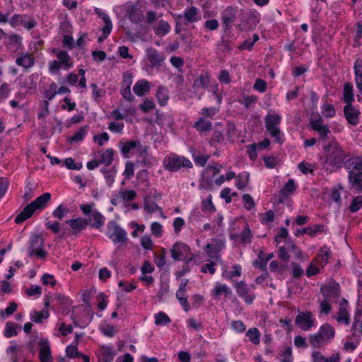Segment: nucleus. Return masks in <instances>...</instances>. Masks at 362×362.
Masks as SVG:
<instances>
[{
    "label": "nucleus",
    "mask_w": 362,
    "mask_h": 362,
    "mask_svg": "<svg viewBox=\"0 0 362 362\" xmlns=\"http://www.w3.org/2000/svg\"><path fill=\"white\" fill-rule=\"evenodd\" d=\"M323 149L325 156L320 158V161L327 170L332 172L344 165L349 155L337 141H330Z\"/></svg>",
    "instance_id": "obj_1"
},
{
    "label": "nucleus",
    "mask_w": 362,
    "mask_h": 362,
    "mask_svg": "<svg viewBox=\"0 0 362 362\" xmlns=\"http://www.w3.org/2000/svg\"><path fill=\"white\" fill-rule=\"evenodd\" d=\"M335 334L334 328L329 324H324L319 332L310 336L309 341L314 348H320L334 339Z\"/></svg>",
    "instance_id": "obj_2"
},
{
    "label": "nucleus",
    "mask_w": 362,
    "mask_h": 362,
    "mask_svg": "<svg viewBox=\"0 0 362 362\" xmlns=\"http://www.w3.org/2000/svg\"><path fill=\"white\" fill-rule=\"evenodd\" d=\"M240 15L248 17H255L252 11L245 12L243 10H239L237 6H227L221 13L222 24L226 30L231 28V24L235 21L238 13Z\"/></svg>",
    "instance_id": "obj_3"
},
{
    "label": "nucleus",
    "mask_w": 362,
    "mask_h": 362,
    "mask_svg": "<svg viewBox=\"0 0 362 362\" xmlns=\"http://www.w3.org/2000/svg\"><path fill=\"white\" fill-rule=\"evenodd\" d=\"M163 165L165 170L171 172L177 171L181 167H192V163L189 160L185 157L175 155L165 157L163 160Z\"/></svg>",
    "instance_id": "obj_4"
},
{
    "label": "nucleus",
    "mask_w": 362,
    "mask_h": 362,
    "mask_svg": "<svg viewBox=\"0 0 362 362\" xmlns=\"http://www.w3.org/2000/svg\"><path fill=\"white\" fill-rule=\"evenodd\" d=\"M107 234L115 244L125 243L128 239L127 232L115 221L108 223Z\"/></svg>",
    "instance_id": "obj_5"
},
{
    "label": "nucleus",
    "mask_w": 362,
    "mask_h": 362,
    "mask_svg": "<svg viewBox=\"0 0 362 362\" xmlns=\"http://www.w3.org/2000/svg\"><path fill=\"white\" fill-rule=\"evenodd\" d=\"M237 294L244 300L247 304H252L255 299V294L253 291L255 286H248L245 281H240L234 284Z\"/></svg>",
    "instance_id": "obj_6"
},
{
    "label": "nucleus",
    "mask_w": 362,
    "mask_h": 362,
    "mask_svg": "<svg viewBox=\"0 0 362 362\" xmlns=\"http://www.w3.org/2000/svg\"><path fill=\"white\" fill-rule=\"evenodd\" d=\"M281 117L278 114H269L265 117V127L267 132L278 142H281V131L279 127Z\"/></svg>",
    "instance_id": "obj_7"
},
{
    "label": "nucleus",
    "mask_w": 362,
    "mask_h": 362,
    "mask_svg": "<svg viewBox=\"0 0 362 362\" xmlns=\"http://www.w3.org/2000/svg\"><path fill=\"white\" fill-rule=\"evenodd\" d=\"M44 240L40 235H33L30 238V247L28 249V256L35 255L38 258L42 259L46 257V252L43 250Z\"/></svg>",
    "instance_id": "obj_8"
},
{
    "label": "nucleus",
    "mask_w": 362,
    "mask_h": 362,
    "mask_svg": "<svg viewBox=\"0 0 362 362\" xmlns=\"http://www.w3.org/2000/svg\"><path fill=\"white\" fill-rule=\"evenodd\" d=\"M146 57L150 64V67L156 69L160 68L166 59L163 52L153 47H148L146 49Z\"/></svg>",
    "instance_id": "obj_9"
},
{
    "label": "nucleus",
    "mask_w": 362,
    "mask_h": 362,
    "mask_svg": "<svg viewBox=\"0 0 362 362\" xmlns=\"http://www.w3.org/2000/svg\"><path fill=\"white\" fill-rule=\"evenodd\" d=\"M296 325L304 331L310 330L315 325V320L311 312L299 313L295 320Z\"/></svg>",
    "instance_id": "obj_10"
},
{
    "label": "nucleus",
    "mask_w": 362,
    "mask_h": 362,
    "mask_svg": "<svg viewBox=\"0 0 362 362\" xmlns=\"http://www.w3.org/2000/svg\"><path fill=\"white\" fill-rule=\"evenodd\" d=\"M321 293L324 298L332 302L336 300L339 297V285L335 282H331L327 285L321 286Z\"/></svg>",
    "instance_id": "obj_11"
},
{
    "label": "nucleus",
    "mask_w": 362,
    "mask_h": 362,
    "mask_svg": "<svg viewBox=\"0 0 362 362\" xmlns=\"http://www.w3.org/2000/svg\"><path fill=\"white\" fill-rule=\"evenodd\" d=\"M190 250L189 247L187 244L176 242L170 251L174 261H180L189 253Z\"/></svg>",
    "instance_id": "obj_12"
},
{
    "label": "nucleus",
    "mask_w": 362,
    "mask_h": 362,
    "mask_svg": "<svg viewBox=\"0 0 362 362\" xmlns=\"http://www.w3.org/2000/svg\"><path fill=\"white\" fill-rule=\"evenodd\" d=\"M38 345L40 361L41 362H52L53 357L49 341L47 339H40Z\"/></svg>",
    "instance_id": "obj_13"
},
{
    "label": "nucleus",
    "mask_w": 362,
    "mask_h": 362,
    "mask_svg": "<svg viewBox=\"0 0 362 362\" xmlns=\"http://www.w3.org/2000/svg\"><path fill=\"white\" fill-rule=\"evenodd\" d=\"M344 113L349 124L354 126H356L358 124L361 112L351 103L346 104L344 107Z\"/></svg>",
    "instance_id": "obj_14"
},
{
    "label": "nucleus",
    "mask_w": 362,
    "mask_h": 362,
    "mask_svg": "<svg viewBox=\"0 0 362 362\" xmlns=\"http://www.w3.org/2000/svg\"><path fill=\"white\" fill-rule=\"evenodd\" d=\"M52 52L56 54L57 62L62 66V69L68 70L73 66V62L67 52L64 50L57 51L56 49H53Z\"/></svg>",
    "instance_id": "obj_15"
},
{
    "label": "nucleus",
    "mask_w": 362,
    "mask_h": 362,
    "mask_svg": "<svg viewBox=\"0 0 362 362\" xmlns=\"http://www.w3.org/2000/svg\"><path fill=\"white\" fill-rule=\"evenodd\" d=\"M348 179L351 189H354L358 192H362V171H349Z\"/></svg>",
    "instance_id": "obj_16"
},
{
    "label": "nucleus",
    "mask_w": 362,
    "mask_h": 362,
    "mask_svg": "<svg viewBox=\"0 0 362 362\" xmlns=\"http://www.w3.org/2000/svg\"><path fill=\"white\" fill-rule=\"evenodd\" d=\"M310 127L313 130L317 132L320 135V139L323 140L327 139L331 133L329 127L323 124L320 119L311 120Z\"/></svg>",
    "instance_id": "obj_17"
},
{
    "label": "nucleus",
    "mask_w": 362,
    "mask_h": 362,
    "mask_svg": "<svg viewBox=\"0 0 362 362\" xmlns=\"http://www.w3.org/2000/svg\"><path fill=\"white\" fill-rule=\"evenodd\" d=\"M344 167L349 171H362V155L351 156L346 158Z\"/></svg>",
    "instance_id": "obj_18"
},
{
    "label": "nucleus",
    "mask_w": 362,
    "mask_h": 362,
    "mask_svg": "<svg viewBox=\"0 0 362 362\" xmlns=\"http://www.w3.org/2000/svg\"><path fill=\"white\" fill-rule=\"evenodd\" d=\"M16 64L25 69L33 67L35 64V58L31 53H21L16 59Z\"/></svg>",
    "instance_id": "obj_19"
},
{
    "label": "nucleus",
    "mask_w": 362,
    "mask_h": 362,
    "mask_svg": "<svg viewBox=\"0 0 362 362\" xmlns=\"http://www.w3.org/2000/svg\"><path fill=\"white\" fill-rule=\"evenodd\" d=\"M51 199V194L45 192L30 203L35 211L44 209Z\"/></svg>",
    "instance_id": "obj_20"
},
{
    "label": "nucleus",
    "mask_w": 362,
    "mask_h": 362,
    "mask_svg": "<svg viewBox=\"0 0 362 362\" xmlns=\"http://www.w3.org/2000/svg\"><path fill=\"white\" fill-rule=\"evenodd\" d=\"M274 257V254H264L262 250L258 253L257 259L253 262V266L261 270L265 271L267 262Z\"/></svg>",
    "instance_id": "obj_21"
},
{
    "label": "nucleus",
    "mask_w": 362,
    "mask_h": 362,
    "mask_svg": "<svg viewBox=\"0 0 362 362\" xmlns=\"http://www.w3.org/2000/svg\"><path fill=\"white\" fill-rule=\"evenodd\" d=\"M252 236V235L250 229L249 228L248 226L245 224L243 230L241 232L240 234L230 235V238L234 240L238 241L240 243L246 244L251 241Z\"/></svg>",
    "instance_id": "obj_22"
},
{
    "label": "nucleus",
    "mask_w": 362,
    "mask_h": 362,
    "mask_svg": "<svg viewBox=\"0 0 362 362\" xmlns=\"http://www.w3.org/2000/svg\"><path fill=\"white\" fill-rule=\"evenodd\" d=\"M354 69L356 87L362 95V59H358L356 60Z\"/></svg>",
    "instance_id": "obj_23"
},
{
    "label": "nucleus",
    "mask_w": 362,
    "mask_h": 362,
    "mask_svg": "<svg viewBox=\"0 0 362 362\" xmlns=\"http://www.w3.org/2000/svg\"><path fill=\"white\" fill-rule=\"evenodd\" d=\"M150 90V84L146 80L138 81L133 87L134 93L139 96L145 95Z\"/></svg>",
    "instance_id": "obj_24"
},
{
    "label": "nucleus",
    "mask_w": 362,
    "mask_h": 362,
    "mask_svg": "<svg viewBox=\"0 0 362 362\" xmlns=\"http://www.w3.org/2000/svg\"><path fill=\"white\" fill-rule=\"evenodd\" d=\"M105 218V216L97 211L91 213L89 221L91 222L90 226L93 228L100 229L104 225Z\"/></svg>",
    "instance_id": "obj_25"
},
{
    "label": "nucleus",
    "mask_w": 362,
    "mask_h": 362,
    "mask_svg": "<svg viewBox=\"0 0 362 362\" xmlns=\"http://www.w3.org/2000/svg\"><path fill=\"white\" fill-rule=\"evenodd\" d=\"M153 29L157 36L163 37L170 33L171 27L167 21L160 20Z\"/></svg>",
    "instance_id": "obj_26"
},
{
    "label": "nucleus",
    "mask_w": 362,
    "mask_h": 362,
    "mask_svg": "<svg viewBox=\"0 0 362 362\" xmlns=\"http://www.w3.org/2000/svg\"><path fill=\"white\" fill-rule=\"evenodd\" d=\"M198 8L194 6L187 8L184 11L183 17L188 23H195L201 19L199 16Z\"/></svg>",
    "instance_id": "obj_27"
},
{
    "label": "nucleus",
    "mask_w": 362,
    "mask_h": 362,
    "mask_svg": "<svg viewBox=\"0 0 362 362\" xmlns=\"http://www.w3.org/2000/svg\"><path fill=\"white\" fill-rule=\"evenodd\" d=\"M35 209L32 206H30V203L28 204L22 211L16 217L15 222L18 224L22 223L25 220L30 218L33 214L35 213Z\"/></svg>",
    "instance_id": "obj_28"
},
{
    "label": "nucleus",
    "mask_w": 362,
    "mask_h": 362,
    "mask_svg": "<svg viewBox=\"0 0 362 362\" xmlns=\"http://www.w3.org/2000/svg\"><path fill=\"white\" fill-rule=\"evenodd\" d=\"M337 320L339 323H344L348 325L350 324V317L347 310V302L340 305V308L337 314Z\"/></svg>",
    "instance_id": "obj_29"
},
{
    "label": "nucleus",
    "mask_w": 362,
    "mask_h": 362,
    "mask_svg": "<svg viewBox=\"0 0 362 362\" xmlns=\"http://www.w3.org/2000/svg\"><path fill=\"white\" fill-rule=\"evenodd\" d=\"M37 75L31 74L21 83V86L24 88L27 92H32L37 88Z\"/></svg>",
    "instance_id": "obj_30"
},
{
    "label": "nucleus",
    "mask_w": 362,
    "mask_h": 362,
    "mask_svg": "<svg viewBox=\"0 0 362 362\" xmlns=\"http://www.w3.org/2000/svg\"><path fill=\"white\" fill-rule=\"evenodd\" d=\"M22 37L18 34H12L7 37V45L9 49L14 51L21 48Z\"/></svg>",
    "instance_id": "obj_31"
},
{
    "label": "nucleus",
    "mask_w": 362,
    "mask_h": 362,
    "mask_svg": "<svg viewBox=\"0 0 362 362\" xmlns=\"http://www.w3.org/2000/svg\"><path fill=\"white\" fill-rule=\"evenodd\" d=\"M135 148H139L141 152H146L147 149L146 147L143 148L139 141H129L121 146V151L124 155H127L132 149Z\"/></svg>",
    "instance_id": "obj_32"
},
{
    "label": "nucleus",
    "mask_w": 362,
    "mask_h": 362,
    "mask_svg": "<svg viewBox=\"0 0 362 362\" xmlns=\"http://www.w3.org/2000/svg\"><path fill=\"white\" fill-rule=\"evenodd\" d=\"M193 127L200 132H209L212 129V123L204 117H200Z\"/></svg>",
    "instance_id": "obj_33"
},
{
    "label": "nucleus",
    "mask_w": 362,
    "mask_h": 362,
    "mask_svg": "<svg viewBox=\"0 0 362 362\" xmlns=\"http://www.w3.org/2000/svg\"><path fill=\"white\" fill-rule=\"evenodd\" d=\"M212 293L216 298L221 295H224L226 297H227L231 293V290L226 284L216 283L214 288L212 290Z\"/></svg>",
    "instance_id": "obj_34"
},
{
    "label": "nucleus",
    "mask_w": 362,
    "mask_h": 362,
    "mask_svg": "<svg viewBox=\"0 0 362 362\" xmlns=\"http://www.w3.org/2000/svg\"><path fill=\"white\" fill-rule=\"evenodd\" d=\"M21 329V326L13 322H7L4 331V335L7 338L15 337L18 334V330Z\"/></svg>",
    "instance_id": "obj_35"
},
{
    "label": "nucleus",
    "mask_w": 362,
    "mask_h": 362,
    "mask_svg": "<svg viewBox=\"0 0 362 362\" xmlns=\"http://www.w3.org/2000/svg\"><path fill=\"white\" fill-rule=\"evenodd\" d=\"M329 255V252L322 248L316 257L313 259L314 263H316L319 267L323 268L328 262Z\"/></svg>",
    "instance_id": "obj_36"
},
{
    "label": "nucleus",
    "mask_w": 362,
    "mask_h": 362,
    "mask_svg": "<svg viewBox=\"0 0 362 362\" xmlns=\"http://www.w3.org/2000/svg\"><path fill=\"white\" fill-rule=\"evenodd\" d=\"M209 82L210 78L207 74H201L196 80H194L193 87L196 89L201 88L204 90L207 88Z\"/></svg>",
    "instance_id": "obj_37"
},
{
    "label": "nucleus",
    "mask_w": 362,
    "mask_h": 362,
    "mask_svg": "<svg viewBox=\"0 0 362 362\" xmlns=\"http://www.w3.org/2000/svg\"><path fill=\"white\" fill-rule=\"evenodd\" d=\"M100 163L110 165L113 160L114 151L112 148H107L105 151L99 152Z\"/></svg>",
    "instance_id": "obj_38"
},
{
    "label": "nucleus",
    "mask_w": 362,
    "mask_h": 362,
    "mask_svg": "<svg viewBox=\"0 0 362 362\" xmlns=\"http://www.w3.org/2000/svg\"><path fill=\"white\" fill-rule=\"evenodd\" d=\"M343 100L346 104H350L354 100L353 86L349 83H345L343 89Z\"/></svg>",
    "instance_id": "obj_39"
},
{
    "label": "nucleus",
    "mask_w": 362,
    "mask_h": 362,
    "mask_svg": "<svg viewBox=\"0 0 362 362\" xmlns=\"http://www.w3.org/2000/svg\"><path fill=\"white\" fill-rule=\"evenodd\" d=\"M66 223L69 224L72 228L81 230L87 226L88 220L78 218L75 219H70L67 221Z\"/></svg>",
    "instance_id": "obj_40"
},
{
    "label": "nucleus",
    "mask_w": 362,
    "mask_h": 362,
    "mask_svg": "<svg viewBox=\"0 0 362 362\" xmlns=\"http://www.w3.org/2000/svg\"><path fill=\"white\" fill-rule=\"evenodd\" d=\"M246 337L254 344H259L260 341V332L257 328H250L246 332Z\"/></svg>",
    "instance_id": "obj_41"
},
{
    "label": "nucleus",
    "mask_w": 362,
    "mask_h": 362,
    "mask_svg": "<svg viewBox=\"0 0 362 362\" xmlns=\"http://www.w3.org/2000/svg\"><path fill=\"white\" fill-rule=\"evenodd\" d=\"M156 97L161 106L165 105L169 98L167 90L164 87H160L158 89Z\"/></svg>",
    "instance_id": "obj_42"
},
{
    "label": "nucleus",
    "mask_w": 362,
    "mask_h": 362,
    "mask_svg": "<svg viewBox=\"0 0 362 362\" xmlns=\"http://www.w3.org/2000/svg\"><path fill=\"white\" fill-rule=\"evenodd\" d=\"M103 360L105 362H110L113 360L115 353L112 348L108 346H103L101 347Z\"/></svg>",
    "instance_id": "obj_43"
},
{
    "label": "nucleus",
    "mask_w": 362,
    "mask_h": 362,
    "mask_svg": "<svg viewBox=\"0 0 362 362\" xmlns=\"http://www.w3.org/2000/svg\"><path fill=\"white\" fill-rule=\"evenodd\" d=\"M171 322L170 318L163 312H159L155 315V324L165 326Z\"/></svg>",
    "instance_id": "obj_44"
},
{
    "label": "nucleus",
    "mask_w": 362,
    "mask_h": 362,
    "mask_svg": "<svg viewBox=\"0 0 362 362\" xmlns=\"http://www.w3.org/2000/svg\"><path fill=\"white\" fill-rule=\"evenodd\" d=\"M211 199L212 196L210 194L207 199L202 200V209L203 211L213 213L216 211V208Z\"/></svg>",
    "instance_id": "obj_45"
},
{
    "label": "nucleus",
    "mask_w": 362,
    "mask_h": 362,
    "mask_svg": "<svg viewBox=\"0 0 362 362\" xmlns=\"http://www.w3.org/2000/svg\"><path fill=\"white\" fill-rule=\"evenodd\" d=\"M87 134V127H81L78 132H76L73 136L69 139L71 143L78 142L82 141Z\"/></svg>",
    "instance_id": "obj_46"
},
{
    "label": "nucleus",
    "mask_w": 362,
    "mask_h": 362,
    "mask_svg": "<svg viewBox=\"0 0 362 362\" xmlns=\"http://www.w3.org/2000/svg\"><path fill=\"white\" fill-rule=\"evenodd\" d=\"M248 182L249 174L247 173H244L238 175L235 185L238 189H242L247 185Z\"/></svg>",
    "instance_id": "obj_47"
},
{
    "label": "nucleus",
    "mask_w": 362,
    "mask_h": 362,
    "mask_svg": "<svg viewBox=\"0 0 362 362\" xmlns=\"http://www.w3.org/2000/svg\"><path fill=\"white\" fill-rule=\"evenodd\" d=\"M26 18V16L21 14H14L9 20L8 23L11 27L16 28L18 25H23L24 20Z\"/></svg>",
    "instance_id": "obj_48"
},
{
    "label": "nucleus",
    "mask_w": 362,
    "mask_h": 362,
    "mask_svg": "<svg viewBox=\"0 0 362 362\" xmlns=\"http://www.w3.org/2000/svg\"><path fill=\"white\" fill-rule=\"evenodd\" d=\"M296 189V185L293 179H289L288 182L284 185V188L281 190V193L285 195H289L292 194Z\"/></svg>",
    "instance_id": "obj_49"
},
{
    "label": "nucleus",
    "mask_w": 362,
    "mask_h": 362,
    "mask_svg": "<svg viewBox=\"0 0 362 362\" xmlns=\"http://www.w3.org/2000/svg\"><path fill=\"white\" fill-rule=\"evenodd\" d=\"M94 11L98 15V16L99 18H100L103 20L104 23H105V25L103 27H112V21L107 14H106L105 12H103L99 8H96V7L95 8Z\"/></svg>",
    "instance_id": "obj_50"
},
{
    "label": "nucleus",
    "mask_w": 362,
    "mask_h": 362,
    "mask_svg": "<svg viewBox=\"0 0 362 362\" xmlns=\"http://www.w3.org/2000/svg\"><path fill=\"white\" fill-rule=\"evenodd\" d=\"M166 250L164 248L161 249L160 254L156 255H155V263L156 266L159 268H162L165 266L166 262H165V255H166Z\"/></svg>",
    "instance_id": "obj_51"
},
{
    "label": "nucleus",
    "mask_w": 362,
    "mask_h": 362,
    "mask_svg": "<svg viewBox=\"0 0 362 362\" xmlns=\"http://www.w3.org/2000/svg\"><path fill=\"white\" fill-rule=\"evenodd\" d=\"M57 85L56 83L53 82L49 85V87L45 92V97L48 100H52L54 96L57 94Z\"/></svg>",
    "instance_id": "obj_52"
},
{
    "label": "nucleus",
    "mask_w": 362,
    "mask_h": 362,
    "mask_svg": "<svg viewBox=\"0 0 362 362\" xmlns=\"http://www.w3.org/2000/svg\"><path fill=\"white\" fill-rule=\"evenodd\" d=\"M224 139V136L222 132L219 131H214L211 135V137L209 139V143L211 146H214L218 143L223 141Z\"/></svg>",
    "instance_id": "obj_53"
},
{
    "label": "nucleus",
    "mask_w": 362,
    "mask_h": 362,
    "mask_svg": "<svg viewBox=\"0 0 362 362\" xmlns=\"http://www.w3.org/2000/svg\"><path fill=\"white\" fill-rule=\"evenodd\" d=\"M362 207V196H357L352 200L349 209L351 212H356Z\"/></svg>",
    "instance_id": "obj_54"
},
{
    "label": "nucleus",
    "mask_w": 362,
    "mask_h": 362,
    "mask_svg": "<svg viewBox=\"0 0 362 362\" xmlns=\"http://www.w3.org/2000/svg\"><path fill=\"white\" fill-rule=\"evenodd\" d=\"M144 209L148 213H153L157 211H162V209L154 202L146 201L144 204Z\"/></svg>",
    "instance_id": "obj_55"
},
{
    "label": "nucleus",
    "mask_w": 362,
    "mask_h": 362,
    "mask_svg": "<svg viewBox=\"0 0 362 362\" xmlns=\"http://www.w3.org/2000/svg\"><path fill=\"white\" fill-rule=\"evenodd\" d=\"M257 100V98L255 95H244L240 103L243 104L247 109H248L251 106L254 105Z\"/></svg>",
    "instance_id": "obj_56"
},
{
    "label": "nucleus",
    "mask_w": 362,
    "mask_h": 362,
    "mask_svg": "<svg viewBox=\"0 0 362 362\" xmlns=\"http://www.w3.org/2000/svg\"><path fill=\"white\" fill-rule=\"evenodd\" d=\"M25 293L28 296L39 297L42 294V288L40 286L33 285L25 290Z\"/></svg>",
    "instance_id": "obj_57"
},
{
    "label": "nucleus",
    "mask_w": 362,
    "mask_h": 362,
    "mask_svg": "<svg viewBox=\"0 0 362 362\" xmlns=\"http://www.w3.org/2000/svg\"><path fill=\"white\" fill-rule=\"evenodd\" d=\"M151 233L156 237H161L163 235V226L158 222H153L151 225Z\"/></svg>",
    "instance_id": "obj_58"
},
{
    "label": "nucleus",
    "mask_w": 362,
    "mask_h": 362,
    "mask_svg": "<svg viewBox=\"0 0 362 362\" xmlns=\"http://www.w3.org/2000/svg\"><path fill=\"white\" fill-rule=\"evenodd\" d=\"M218 112V109L214 107H204L202 111L201 114L202 115V117H204L205 119L206 117L212 118L216 114H217Z\"/></svg>",
    "instance_id": "obj_59"
},
{
    "label": "nucleus",
    "mask_w": 362,
    "mask_h": 362,
    "mask_svg": "<svg viewBox=\"0 0 362 362\" xmlns=\"http://www.w3.org/2000/svg\"><path fill=\"white\" fill-rule=\"evenodd\" d=\"M66 353L67 356L71 358H79V356H82V353L78 351L77 347L72 345L66 347Z\"/></svg>",
    "instance_id": "obj_60"
},
{
    "label": "nucleus",
    "mask_w": 362,
    "mask_h": 362,
    "mask_svg": "<svg viewBox=\"0 0 362 362\" xmlns=\"http://www.w3.org/2000/svg\"><path fill=\"white\" fill-rule=\"evenodd\" d=\"M64 164L68 169L71 170H80L82 168V163H76L72 158H66Z\"/></svg>",
    "instance_id": "obj_61"
},
{
    "label": "nucleus",
    "mask_w": 362,
    "mask_h": 362,
    "mask_svg": "<svg viewBox=\"0 0 362 362\" xmlns=\"http://www.w3.org/2000/svg\"><path fill=\"white\" fill-rule=\"evenodd\" d=\"M121 198L126 201H132L136 196L134 190H122L119 192Z\"/></svg>",
    "instance_id": "obj_62"
},
{
    "label": "nucleus",
    "mask_w": 362,
    "mask_h": 362,
    "mask_svg": "<svg viewBox=\"0 0 362 362\" xmlns=\"http://www.w3.org/2000/svg\"><path fill=\"white\" fill-rule=\"evenodd\" d=\"M101 171L103 173L105 178L106 183L107 185L111 186L112 183L115 181V170H101Z\"/></svg>",
    "instance_id": "obj_63"
},
{
    "label": "nucleus",
    "mask_w": 362,
    "mask_h": 362,
    "mask_svg": "<svg viewBox=\"0 0 362 362\" xmlns=\"http://www.w3.org/2000/svg\"><path fill=\"white\" fill-rule=\"evenodd\" d=\"M69 212V210L66 207L64 206L62 204H60L54 211L53 216L55 218L59 219H62L66 214Z\"/></svg>",
    "instance_id": "obj_64"
}]
</instances>
